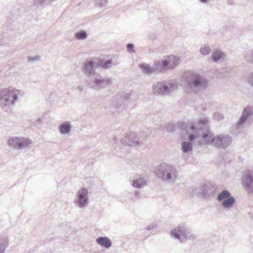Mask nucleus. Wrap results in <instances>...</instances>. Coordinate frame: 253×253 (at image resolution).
Instances as JSON below:
<instances>
[{
  "mask_svg": "<svg viewBox=\"0 0 253 253\" xmlns=\"http://www.w3.org/2000/svg\"><path fill=\"white\" fill-rule=\"evenodd\" d=\"M207 118L204 117L198 123L190 125L186 130L189 142L183 141L181 143V149L184 153H187L193 150V145L201 146L203 144V137L201 135L202 126H206L208 124Z\"/></svg>",
  "mask_w": 253,
  "mask_h": 253,
  "instance_id": "obj_1",
  "label": "nucleus"
},
{
  "mask_svg": "<svg viewBox=\"0 0 253 253\" xmlns=\"http://www.w3.org/2000/svg\"><path fill=\"white\" fill-rule=\"evenodd\" d=\"M127 51L130 53L134 52V45L132 43H128L126 45Z\"/></svg>",
  "mask_w": 253,
  "mask_h": 253,
  "instance_id": "obj_31",
  "label": "nucleus"
},
{
  "mask_svg": "<svg viewBox=\"0 0 253 253\" xmlns=\"http://www.w3.org/2000/svg\"><path fill=\"white\" fill-rule=\"evenodd\" d=\"M120 61L118 57L114 58L112 59H108L106 62L101 63V66L103 68L108 69L113 66H116L120 63Z\"/></svg>",
  "mask_w": 253,
  "mask_h": 253,
  "instance_id": "obj_20",
  "label": "nucleus"
},
{
  "mask_svg": "<svg viewBox=\"0 0 253 253\" xmlns=\"http://www.w3.org/2000/svg\"><path fill=\"white\" fill-rule=\"evenodd\" d=\"M217 200L221 202L222 207L225 210H230L235 203V199L231 196L227 190H224L217 196Z\"/></svg>",
  "mask_w": 253,
  "mask_h": 253,
  "instance_id": "obj_11",
  "label": "nucleus"
},
{
  "mask_svg": "<svg viewBox=\"0 0 253 253\" xmlns=\"http://www.w3.org/2000/svg\"><path fill=\"white\" fill-rule=\"evenodd\" d=\"M231 70H232L231 68H226L224 69V72H227V73H228V72H230ZM227 74L228 73H227L226 74H224V75H223L222 76L223 77H226V76H227L228 75Z\"/></svg>",
  "mask_w": 253,
  "mask_h": 253,
  "instance_id": "obj_34",
  "label": "nucleus"
},
{
  "mask_svg": "<svg viewBox=\"0 0 253 253\" xmlns=\"http://www.w3.org/2000/svg\"><path fill=\"white\" fill-rule=\"evenodd\" d=\"M134 196H135V198H134L135 200L139 198H140L139 192L138 191H135L134 192Z\"/></svg>",
  "mask_w": 253,
  "mask_h": 253,
  "instance_id": "obj_33",
  "label": "nucleus"
},
{
  "mask_svg": "<svg viewBox=\"0 0 253 253\" xmlns=\"http://www.w3.org/2000/svg\"><path fill=\"white\" fill-rule=\"evenodd\" d=\"M8 143L11 147L17 149H29L33 144L31 139L25 137H10Z\"/></svg>",
  "mask_w": 253,
  "mask_h": 253,
  "instance_id": "obj_10",
  "label": "nucleus"
},
{
  "mask_svg": "<svg viewBox=\"0 0 253 253\" xmlns=\"http://www.w3.org/2000/svg\"><path fill=\"white\" fill-rule=\"evenodd\" d=\"M78 88L80 90V91H82L83 90V87L82 85H79L78 86Z\"/></svg>",
  "mask_w": 253,
  "mask_h": 253,
  "instance_id": "obj_37",
  "label": "nucleus"
},
{
  "mask_svg": "<svg viewBox=\"0 0 253 253\" xmlns=\"http://www.w3.org/2000/svg\"><path fill=\"white\" fill-rule=\"evenodd\" d=\"M97 66L98 63L96 61L87 60L84 64L83 71L88 76L93 75Z\"/></svg>",
  "mask_w": 253,
  "mask_h": 253,
  "instance_id": "obj_16",
  "label": "nucleus"
},
{
  "mask_svg": "<svg viewBox=\"0 0 253 253\" xmlns=\"http://www.w3.org/2000/svg\"><path fill=\"white\" fill-rule=\"evenodd\" d=\"M87 37V34L84 31H81L76 34V38L80 40H84Z\"/></svg>",
  "mask_w": 253,
  "mask_h": 253,
  "instance_id": "obj_25",
  "label": "nucleus"
},
{
  "mask_svg": "<svg viewBox=\"0 0 253 253\" xmlns=\"http://www.w3.org/2000/svg\"><path fill=\"white\" fill-rule=\"evenodd\" d=\"M139 67L145 74L151 75L155 73L153 66L151 67L148 64L142 63L139 65Z\"/></svg>",
  "mask_w": 253,
  "mask_h": 253,
  "instance_id": "obj_22",
  "label": "nucleus"
},
{
  "mask_svg": "<svg viewBox=\"0 0 253 253\" xmlns=\"http://www.w3.org/2000/svg\"><path fill=\"white\" fill-rule=\"evenodd\" d=\"M167 129L169 131H174V129L170 125L167 126Z\"/></svg>",
  "mask_w": 253,
  "mask_h": 253,
  "instance_id": "obj_35",
  "label": "nucleus"
},
{
  "mask_svg": "<svg viewBox=\"0 0 253 253\" xmlns=\"http://www.w3.org/2000/svg\"><path fill=\"white\" fill-rule=\"evenodd\" d=\"M108 0H95L96 6L99 7L105 6L107 3Z\"/></svg>",
  "mask_w": 253,
  "mask_h": 253,
  "instance_id": "obj_27",
  "label": "nucleus"
},
{
  "mask_svg": "<svg viewBox=\"0 0 253 253\" xmlns=\"http://www.w3.org/2000/svg\"><path fill=\"white\" fill-rule=\"evenodd\" d=\"M210 134L208 131L203 135L205 144L212 145L216 148L225 149L232 143V137L228 134H220L212 136Z\"/></svg>",
  "mask_w": 253,
  "mask_h": 253,
  "instance_id": "obj_5",
  "label": "nucleus"
},
{
  "mask_svg": "<svg viewBox=\"0 0 253 253\" xmlns=\"http://www.w3.org/2000/svg\"><path fill=\"white\" fill-rule=\"evenodd\" d=\"M158 224L156 222L151 223L150 225H148L145 227V229L148 231L152 230L157 226Z\"/></svg>",
  "mask_w": 253,
  "mask_h": 253,
  "instance_id": "obj_32",
  "label": "nucleus"
},
{
  "mask_svg": "<svg viewBox=\"0 0 253 253\" xmlns=\"http://www.w3.org/2000/svg\"><path fill=\"white\" fill-rule=\"evenodd\" d=\"M247 81L249 84L253 87V72L251 73L248 77Z\"/></svg>",
  "mask_w": 253,
  "mask_h": 253,
  "instance_id": "obj_30",
  "label": "nucleus"
},
{
  "mask_svg": "<svg viewBox=\"0 0 253 253\" xmlns=\"http://www.w3.org/2000/svg\"><path fill=\"white\" fill-rule=\"evenodd\" d=\"M211 52V49L208 46L204 45L201 46L200 52L203 55H208Z\"/></svg>",
  "mask_w": 253,
  "mask_h": 253,
  "instance_id": "obj_26",
  "label": "nucleus"
},
{
  "mask_svg": "<svg viewBox=\"0 0 253 253\" xmlns=\"http://www.w3.org/2000/svg\"><path fill=\"white\" fill-rule=\"evenodd\" d=\"M178 58L176 56L170 55L164 57L162 60L155 61L153 64V67L155 72L171 69L178 64Z\"/></svg>",
  "mask_w": 253,
  "mask_h": 253,
  "instance_id": "obj_9",
  "label": "nucleus"
},
{
  "mask_svg": "<svg viewBox=\"0 0 253 253\" xmlns=\"http://www.w3.org/2000/svg\"><path fill=\"white\" fill-rule=\"evenodd\" d=\"M212 117L215 120L220 121L223 119V115L219 112H215L212 115Z\"/></svg>",
  "mask_w": 253,
  "mask_h": 253,
  "instance_id": "obj_28",
  "label": "nucleus"
},
{
  "mask_svg": "<svg viewBox=\"0 0 253 253\" xmlns=\"http://www.w3.org/2000/svg\"><path fill=\"white\" fill-rule=\"evenodd\" d=\"M41 59L40 56L36 55L34 57L30 56L28 57V61L30 62H33L36 61H38Z\"/></svg>",
  "mask_w": 253,
  "mask_h": 253,
  "instance_id": "obj_29",
  "label": "nucleus"
},
{
  "mask_svg": "<svg viewBox=\"0 0 253 253\" xmlns=\"http://www.w3.org/2000/svg\"><path fill=\"white\" fill-rule=\"evenodd\" d=\"M72 127V125L69 122H65L60 125L59 130L62 134H67L70 132Z\"/></svg>",
  "mask_w": 253,
  "mask_h": 253,
  "instance_id": "obj_21",
  "label": "nucleus"
},
{
  "mask_svg": "<svg viewBox=\"0 0 253 253\" xmlns=\"http://www.w3.org/2000/svg\"><path fill=\"white\" fill-rule=\"evenodd\" d=\"M88 190L84 188L79 190L76 195L75 201L76 205L80 208H84L88 204Z\"/></svg>",
  "mask_w": 253,
  "mask_h": 253,
  "instance_id": "obj_13",
  "label": "nucleus"
},
{
  "mask_svg": "<svg viewBox=\"0 0 253 253\" xmlns=\"http://www.w3.org/2000/svg\"><path fill=\"white\" fill-rule=\"evenodd\" d=\"M154 172L162 181L169 183L175 182L178 175L176 167L167 163L158 165L154 169Z\"/></svg>",
  "mask_w": 253,
  "mask_h": 253,
  "instance_id": "obj_3",
  "label": "nucleus"
},
{
  "mask_svg": "<svg viewBox=\"0 0 253 253\" xmlns=\"http://www.w3.org/2000/svg\"><path fill=\"white\" fill-rule=\"evenodd\" d=\"M111 84L109 79H104L100 76L95 77L94 80L89 84V87L96 90H99L106 87Z\"/></svg>",
  "mask_w": 253,
  "mask_h": 253,
  "instance_id": "obj_14",
  "label": "nucleus"
},
{
  "mask_svg": "<svg viewBox=\"0 0 253 253\" xmlns=\"http://www.w3.org/2000/svg\"><path fill=\"white\" fill-rule=\"evenodd\" d=\"M242 183L248 193H253V169H247L243 172Z\"/></svg>",
  "mask_w": 253,
  "mask_h": 253,
  "instance_id": "obj_12",
  "label": "nucleus"
},
{
  "mask_svg": "<svg viewBox=\"0 0 253 253\" xmlns=\"http://www.w3.org/2000/svg\"><path fill=\"white\" fill-rule=\"evenodd\" d=\"M130 182L133 187L141 189L148 184V178L144 175L136 174L130 179Z\"/></svg>",
  "mask_w": 253,
  "mask_h": 253,
  "instance_id": "obj_15",
  "label": "nucleus"
},
{
  "mask_svg": "<svg viewBox=\"0 0 253 253\" xmlns=\"http://www.w3.org/2000/svg\"><path fill=\"white\" fill-rule=\"evenodd\" d=\"M245 59L249 62L253 64V50L248 51L245 54Z\"/></svg>",
  "mask_w": 253,
  "mask_h": 253,
  "instance_id": "obj_24",
  "label": "nucleus"
},
{
  "mask_svg": "<svg viewBox=\"0 0 253 253\" xmlns=\"http://www.w3.org/2000/svg\"><path fill=\"white\" fill-rule=\"evenodd\" d=\"M118 140V139L117 137H114V141L115 142V143H117Z\"/></svg>",
  "mask_w": 253,
  "mask_h": 253,
  "instance_id": "obj_40",
  "label": "nucleus"
},
{
  "mask_svg": "<svg viewBox=\"0 0 253 253\" xmlns=\"http://www.w3.org/2000/svg\"><path fill=\"white\" fill-rule=\"evenodd\" d=\"M178 84L175 80L158 82L153 85V91L155 94L168 95L178 88Z\"/></svg>",
  "mask_w": 253,
  "mask_h": 253,
  "instance_id": "obj_8",
  "label": "nucleus"
},
{
  "mask_svg": "<svg viewBox=\"0 0 253 253\" xmlns=\"http://www.w3.org/2000/svg\"><path fill=\"white\" fill-rule=\"evenodd\" d=\"M1 246H2V242L0 240V253H2L1 251Z\"/></svg>",
  "mask_w": 253,
  "mask_h": 253,
  "instance_id": "obj_39",
  "label": "nucleus"
},
{
  "mask_svg": "<svg viewBox=\"0 0 253 253\" xmlns=\"http://www.w3.org/2000/svg\"><path fill=\"white\" fill-rule=\"evenodd\" d=\"M227 55L225 52L220 49L214 50L211 53V60L214 62H217L221 60H224L226 58Z\"/></svg>",
  "mask_w": 253,
  "mask_h": 253,
  "instance_id": "obj_19",
  "label": "nucleus"
},
{
  "mask_svg": "<svg viewBox=\"0 0 253 253\" xmlns=\"http://www.w3.org/2000/svg\"><path fill=\"white\" fill-rule=\"evenodd\" d=\"M147 138L148 135L142 132H129L120 140V142L124 145L138 147L141 146Z\"/></svg>",
  "mask_w": 253,
  "mask_h": 253,
  "instance_id": "obj_7",
  "label": "nucleus"
},
{
  "mask_svg": "<svg viewBox=\"0 0 253 253\" xmlns=\"http://www.w3.org/2000/svg\"><path fill=\"white\" fill-rule=\"evenodd\" d=\"M134 97L132 94H126L124 93L123 95L117 98V108L118 109L123 108L124 109V106L128 102L133 101L134 100Z\"/></svg>",
  "mask_w": 253,
  "mask_h": 253,
  "instance_id": "obj_17",
  "label": "nucleus"
},
{
  "mask_svg": "<svg viewBox=\"0 0 253 253\" xmlns=\"http://www.w3.org/2000/svg\"><path fill=\"white\" fill-rule=\"evenodd\" d=\"M25 95V92L13 86L2 88L0 89V106L2 109H7L11 105Z\"/></svg>",
  "mask_w": 253,
  "mask_h": 253,
  "instance_id": "obj_2",
  "label": "nucleus"
},
{
  "mask_svg": "<svg viewBox=\"0 0 253 253\" xmlns=\"http://www.w3.org/2000/svg\"><path fill=\"white\" fill-rule=\"evenodd\" d=\"M252 114L251 108L247 107L244 108L239 121L237 123V127L240 128L246 122L249 116Z\"/></svg>",
  "mask_w": 253,
  "mask_h": 253,
  "instance_id": "obj_18",
  "label": "nucleus"
},
{
  "mask_svg": "<svg viewBox=\"0 0 253 253\" xmlns=\"http://www.w3.org/2000/svg\"><path fill=\"white\" fill-rule=\"evenodd\" d=\"M203 195L205 196V197H207V196H209L210 195L209 194H207V193L206 192L205 190H204L203 192Z\"/></svg>",
  "mask_w": 253,
  "mask_h": 253,
  "instance_id": "obj_38",
  "label": "nucleus"
},
{
  "mask_svg": "<svg viewBox=\"0 0 253 253\" xmlns=\"http://www.w3.org/2000/svg\"><path fill=\"white\" fill-rule=\"evenodd\" d=\"M201 2L203 3H207L210 0H199Z\"/></svg>",
  "mask_w": 253,
  "mask_h": 253,
  "instance_id": "obj_36",
  "label": "nucleus"
},
{
  "mask_svg": "<svg viewBox=\"0 0 253 253\" xmlns=\"http://www.w3.org/2000/svg\"><path fill=\"white\" fill-rule=\"evenodd\" d=\"M170 235L181 243H185L187 240L193 241L198 237L196 234L193 232L191 228L187 226H178L171 229Z\"/></svg>",
  "mask_w": 253,
  "mask_h": 253,
  "instance_id": "obj_6",
  "label": "nucleus"
},
{
  "mask_svg": "<svg viewBox=\"0 0 253 253\" xmlns=\"http://www.w3.org/2000/svg\"><path fill=\"white\" fill-rule=\"evenodd\" d=\"M185 90L187 92L196 93L199 90H205L208 86L209 81L203 75L199 73H192L187 78Z\"/></svg>",
  "mask_w": 253,
  "mask_h": 253,
  "instance_id": "obj_4",
  "label": "nucleus"
},
{
  "mask_svg": "<svg viewBox=\"0 0 253 253\" xmlns=\"http://www.w3.org/2000/svg\"><path fill=\"white\" fill-rule=\"evenodd\" d=\"M152 37H150L152 40H154L155 39H156V35H152Z\"/></svg>",
  "mask_w": 253,
  "mask_h": 253,
  "instance_id": "obj_41",
  "label": "nucleus"
},
{
  "mask_svg": "<svg viewBox=\"0 0 253 253\" xmlns=\"http://www.w3.org/2000/svg\"><path fill=\"white\" fill-rule=\"evenodd\" d=\"M97 242L100 245L109 248L111 246L112 243L107 237H99L97 239Z\"/></svg>",
  "mask_w": 253,
  "mask_h": 253,
  "instance_id": "obj_23",
  "label": "nucleus"
}]
</instances>
